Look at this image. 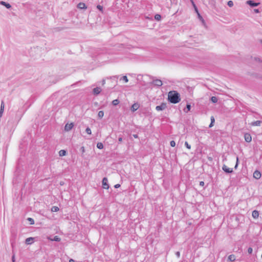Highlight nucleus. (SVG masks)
<instances>
[{
	"instance_id": "nucleus-17",
	"label": "nucleus",
	"mask_w": 262,
	"mask_h": 262,
	"mask_svg": "<svg viewBox=\"0 0 262 262\" xmlns=\"http://www.w3.org/2000/svg\"><path fill=\"white\" fill-rule=\"evenodd\" d=\"M261 121L257 120L256 121L252 122L251 123V125L252 126H260L261 125Z\"/></svg>"
},
{
	"instance_id": "nucleus-10",
	"label": "nucleus",
	"mask_w": 262,
	"mask_h": 262,
	"mask_svg": "<svg viewBox=\"0 0 262 262\" xmlns=\"http://www.w3.org/2000/svg\"><path fill=\"white\" fill-rule=\"evenodd\" d=\"M34 242V237H28L25 240V244L27 245H31Z\"/></svg>"
},
{
	"instance_id": "nucleus-11",
	"label": "nucleus",
	"mask_w": 262,
	"mask_h": 262,
	"mask_svg": "<svg viewBox=\"0 0 262 262\" xmlns=\"http://www.w3.org/2000/svg\"><path fill=\"white\" fill-rule=\"evenodd\" d=\"M139 107V104L137 103H134V104H133L132 105V107H131V110H132V111L135 112L136 110H137Z\"/></svg>"
},
{
	"instance_id": "nucleus-2",
	"label": "nucleus",
	"mask_w": 262,
	"mask_h": 262,
	"mask_svg": "<svg viewBox=\"0 0 262 262\" xmlns=\"http://www.w3.org/2000/svg\"><path fill=\"white\" fill-rule=\"evenodd\" d=\"M246 4L249 5L251 7H255L258 6L260 3H256L252 0H248L246 2Z\"/></svg>"
},
{
	"instance_id": "nucleus-32",
	"label": "nucleus",
	"mask_w": 262,
	"mask_h": 262,
	"mask_svg": "<svg viewBox=\"0 0 262 262\" xmlns=\"http://www.w3.org/2000/svg\"><path fill=\"white\" fill-rule=\"evenodd\" d=\"M97 8L100 10V11L102 12L103 11V6H101L100 5H98L97 6Z\"/></svg>"
},
{
	"instance_id": "nucleus-14",
	"label": "nucleus",
	"mask_w": 262,
	"mask_h": 262,
	"mask_svg": "<svg viewBox=\"0 0 262 262\" xmlns=\"http://www.w3.org/2000/svg\"><path fill=\"white\" fill-rule=\"evenodd\" d=\"M0 4L3 5V6H5L7 9H10L11 8V6L10 5V4L9 3H7L5 2H4V1H1L0 2Z\"/></svg>"
},
{
	"instance_id": "nucleus-13",
	"label": "nucleus",
	"mask_w": 262,
	"mask_h": 262,
	"mask_svg": "<svg viewBox=\"0 0 262 262\" xmlns=\"http://www.w3.org/2000/svg\"><path fill=\"white\" fill-rule=\"evenodd\" d=\"M93 91L94 94L98 95L101 92V89L99 87H96L93 89Z\"/></svg>"
},
{
	"instance_id": "nucleus-16",
	"label": "nucleus",
	"mask_w": 262,
	"mask_h": 262,
	"mask_svg": "<svg viewBox=\"0 0 262 262\" xmlns=\"http://www.w3.org/2000/svg\"><path fill=\"white\" fill-rule=\"evenodd\" d=\"M77 7L80 9H83L86 8L85 4L83 3H79L77 5Z\"/></svg>"
},
{
	"instance_id": "nucleus-46",
	"label": "nucleus",
	"mask_w": 262,
	"mask_h": 262,
	"mask_svg": "<svg viewBox=\"0 0 262 262\" xmlns=\"http://www.w3.org/2000/svg\"><path fill=\"white\" fill-rule=\"evenodd\" d=\"M254 12L255 13H259V10L258 9H255L254 10Z\"/></svg>"
},
{
	"instance_id": "nucleus-48",
	"label": "nucleus",
	"mask_w": 262,
	"mask_h": 262,
	"mask_svg": "<svg viewBox=\"0 0 262 262\" xmlns=\"http://www.w3.org/2000/svg\"><path fill=\"white\" fill-rule=\"evenodd\" d=\"M102 82V84H104L105 83V80L104 79H103Z\"/></svg>"
},
{
	"instance_id": "nucleus-44",
	"label": "nucleus",
	"mask_w": 262,
	"mask_h": 262,
	"mask_svg": "<svg viewBox=\"0 0 262 262\" xmlns=\"http://www.w3.org/2000/svg\"><path fill=\"white\" fill-rule=\"evenodd\" d=\"M200 185L203 186L204 185V182L203 181H201L200 182Z\"/></svg>"
},
{
	"instance_id": "nucleus-3",
	"label": "nucleus",
	"mask_w": 262,
	"mask_h": 262,
	"mask_svg": "<svg viewBox=\"0 0 262 262\" xmlns=\"http://www.w3.org/2000/svg\"><path fill=\"white\" fill-rule=\"evenodd\" d=\"M167 107L166 103H162L160 105H158L156 107V110L157 111H163Z\"/></svg>"
},
{
	"instance_id": "nucleus-26",
	"label": "nucleus",
	"mask_w": 262,
	"mask_h": 262,
	"mask_svg": "<svg viewBox=\"0 0 262 262\" xmlns=\"http://www.w3.org/2000/svg\"><path fill=\"white\" fill-rule=\"evenodd\" d=\"M119 103V100L118 99H115L112 101L113 105H115V106L118 105Z\"/></svg>"
},
{
	"instance_id": "nucleus-12",
	"label": "nucleus",
	"mask_w": 262,
	"mask_h": 262,
	"mask_svg": "<svg viewBox=\"0 0 262 262\" xmlns=\"http://www.w3.org/2000/svg\"><path fill=\"white\" fill-rule=\"evenodd\" d=\"M48 239L51 241L60 242L61 241V238L58 236H55L53 238L48 237Z\"/></svg>"
},
{
	"instance_id": "nucleus-15",
	"label": "nucleus",
	"mask_w": 262,
	"mask_h": 262,
	"mask_svg": "<svg viewBox=\"0 0 262 262\" xmlns=\"http://www.w3.org/2000/svg\"><path fill=\"white\" fill-rule=\"evenodd\" d=\"M4 106H5L4 102V101H2L1 104V109H0V117H2V114L4 112Z\"/></svg>"
},
{
	"instance_id": "nucleus-24",
	"label": "nucleus",
	"mask_w": 262,
	"mask_h": 262,
	"mask_svg": "<svg viewBox=\"0 0 262 262\" xmlns=\"http://www.w3.org/2000/svg\"><path fill=\"white\" fill-rule=\"evenodd\" d=\"M59 210V208L57 206H53L51 208L52 212H57Z\"/></svg>"
},
{
	"instance_id": "nucleus-18",
	"label": "nucleus",
	"mask_w": 262,
	"mask_h": 262,
	"mask_svg": "<svg viewBox=\"0 0 262 262\" xmlns=\"http://www.w3.org/2000/svg\"><path fill=\"white\" fill-rule=\"evenodd\" d=\"M252 215L254 219H257L259 215L258 211L257 210H254L252 212Z\"/></svg>"
},
{
	"instance_id": "nucleus-49",
	"label": "nucleus",
	"mask_w": 262,
	"mask_h": 262,
	"mask_svg": "<svg viewBox=\"0 0 262 262\" xmlns=\"http://www.w3.org/2000/svg\"><path fill=\"white\" fill-rule=\"evenodd\" d=\"M199 18H200V19L201 20V17H200L199 16Z\"/></svg>"
},
{
	"instance_id": "nucleus-39",
	"label": "nucleus",
	"mask_w": 262,
	"mask_h": 262,
	"mask_svg": "<svg viewBox=\"0 0 262 262\" xmlns=\"http://www.w3.org/2000/svg\"><path fill=\"white\" fill-rule=\"evenodd\" d=\"M176 255L177 256V257L179 258L180 257V252L179 251L176 252Z\"/></svg>"
},
{
	"instance_id": "nucleus-7",
	"label": "nucleus",
	"mask_w": 262,
	"mask_h": 262,
	"mask_svg": "<svg viewBox=\"0 0 262 262\" xmlns=\"http://www.w3.org/2000/svg\"><path fill=\"white\" fill-rule=\"evenodd\" d=\"M222 169L227 173H232L233 172L232 169L228 168L226 165H223Z\"/></svg>"
},
{
	"instance_id": "nucleus-43",
	"label": "nucleus",
	"mask_w": 262,
	"mask_h": 262,
	"mask_svg": "<svg viewBox=\"0 0 262 262\" xmlns=\"http://www.w3.org/2000/svg\"><path fill=\"white\" fill-rule=\"evenodd\" d=\"M118 141L119 142V143H121L122 141V138L121 137H120L118 138Z\"/></svg>"
},
{
	"instance_id": "nucleus-6",
	"label": "nucleus",
	"mask_w": 262,
	"mask_h": 262,
	"mask_svg": "<svg viewBox=\"0 0 262 262\" xmlns=\"http://www.w3.org/2000/svg\"><path fill=\"white\" fill-rule=\"evenodd\" d=\"M73 126L74 124L73 123H67L64 126V130L66 132H69L72 129Z\"/></svg>"
},
{
	"instance_id": "nucleus-27",
	"label": "nucleus",
	"mask_w": 262,
	"mask_h": 262,
	"mask_svg": "<svg viewBox=\"0 0 262 262\" xmlns=\"http://www.w3.org/2000/svg\"><path fill=\"white\" fill-rule=\"evenodd\" d=\"M190 108H191V105H190V104H187V105H186V108L184 110V111H185L186 112H187L188 111H190Z\"/></svg>"
},
{
	"instance_id": "nucleus-41",
	"label": "nucleus",
	"mask_w": 262,
	"mask_h": 262,
	"mask_svg": "<svg viewBox=\"0 0 262 262\" xmlns=\"http://www.w3.org/2000/svg\"><path fill=\"white\" fill-rule=\"evenodd\" d=\"M198 16H199L200 17H201V21L204 24L205 21H204V19L203 18V17H202V16L199 13H198Z\"/></svg>"
},
{
	"instance_id": "nucleus-50",
	"label": "nucleus",
	"mask_w": 262,
	"mask_h": 262,
	"mask_svg": "<svg viewBox=\"0 0 262 262\" xmlns=\"http://www.w3.org/2000/svg\"><path fill=\"white\" fill-rule=\"evenodd\" d=\"M192 4H193L194 6H195V5H194V2H192Z\"/></svg>"
},
{
	"instance_id": "nucleus-40",
	"label": "nucleus",
	"mask_w": 262,
	"mask_h": 262,
	"mask_svg": "<svg viewBox=\"0 0 262 262\" xmlns=\"http://www.w3.org/2000/svg\"><path fill=\"white\" fill-rule=\"evenodd\" d=\"M12 260L13 262H15V253H13V255L12 256Z\"/></svg>"
},
{
	"instance_id": "nucleus-47",
	"label": "nucleus",
	"mask_w": 262,
	"mask_h": 262,
	"mask_svg": "<svg viewBox=\"0 0 262 262\" xmlns=\"http://www.w3.org/2000/svg\"><path fill=\"white\" fill-rule=\"evenodd\" d=\"M69 262H75V260L74 259H70L69 260Z\"/></svg>"
},
{
	"instance_id": "nucleus-42",
	"label": "nucleus",
	"mask_w": 262,
	"mask_h": 262,
	"mask_svg": "<svg viewBox=\"0 0 262 262\" xmlns=\"http://www.w3.org/2000/svg\"><path fill=\"white\" fill-rule=\"evenodd\" d=\"M120 187V185L119 184H117L114 186L115 188H118Z\"/></svg>"
},
{
	"instance_id": "nucleus-21",
	"label": "nucleus",
	"mask_w": 262,
	"mask_h": 262,
	"mask_svg": "<svg viewBox=\"0 0 262 262\" xmlns=\"http://www.w3.org/2000/svg\"><path fill=\"white\" fill-rule=\"evenodd\" d=\"M210 119H211V123H210V125H209V127H210V128L212 127L214 125V123L215 122V119H214V118L213 116H211Z\"/></svg>"
},
{
	"instance_id": "nucleus-5",
	"label": "nucleus",
	"mask_w": 262,
	"mask_h": 262,
	"mask_svg": "<svg viewBox=\"0 0 262 262\" xmlns=\"http://www.w3.org/2000/svg\"><path fill=\"white\" fill-rule=\"evenodd\" d=\"M155 86L160 87L162 85V81L160 79H154L152 82Z\"/></svg>"
},
{
	"instance_id": "nucleus-8",
	"label": "nucleus",
	"mask_w": 262,
	"mask_h": 262,
	"mask_svg": "<svg viewBox=\"0 0 262 262\" xmlns=\"http://www.w3.org/2000/svg\"><path fill=\"white\" fill-rule=\"evenodd\" d=\"M244 138L247 142H250L252 140V138L250 134L245 133L244 135Z\"/></svg>"
},
{
	"instance_id": "nucleus-28",
	"label": "nucleus",
	"mask_w": 262,
	"mask_h": 262,
	"mask_svg": "<svg viewBox=\"0 0 262 262\" xmlns=\"http://www.w3.org/2000/svg\"><path fill=\"white\" fill-rule=\"evenodd\" d=\"M161 18V16L160 14H156L155 15V19L157 20H160Z\"/></svg>"
},
{
	"instance_id": "nucleus-33",
	"label": "nucleus",
	"mask_w": 262,
	"mask_h": 262,
	"mask_svg": "<svg viewBox=\"0 0 262 262\" xmlns=\"http://www.w3.org/2000/svg\"><path fill=\"white\" fill-rule=\"evenodd\" d=\"M28 220L30 222V224L31 225H33L34 224V220L32 219V218H31V217H29L28 219Z\"/></svg>"
},
{
	"instance_id": "nucleus-1",
	"label": "nucleus",
	"mask_w": 262,
	"mask_h": 262,
	"mask_svg": "<svg viewBox=\"0 0 262 262\" xmlns=\"http://www.w3.org/2000/svg\"><path fill=\"white\" fill-rule=\"evenodd\" d=\"M168 100L170 102L176 104L181 100L180 95L177 91H170L168 94Z\"/></svg>"
},
{
	"instance_id": "nucleus-45",
	"label": "nucleus",
	"mask_w": 262,
	"mask_h": 262,
	"mask_svg": "<svg viewBox=\"0 0 262 262\" xmlns=\"http://www.w3.org/2000/svg\"><path fill=\"white\" fill-rule=\"evenodd\" d=\"M133 136L135 138H138V136L137 134H134L133 135Z\"/></svg>"
},
{
	"instance_id": "nucleus-34",
	"label": "nucleus",
	"mask_w": 262,
	"mask_h": 262,
	"mask_svg": "<svg viewBox=\"0 0 262 262\" xmlns=\"http://www.w3.org/2000/svg\"><path fill=\"white\" fill-rule=\"evenodd\" d=\"M185 145L188 149H190L191 148L190 145H189L187 142H185Z\"/></svg>"
},
{
	"instance_id": "nucleus-29",
	"label": "nucleus",
	"mask_w": 262,
	"mask_h": 262,
	"mask_svg": "<svg viewBox=\"0 0 262 262\" xmlns=\"http://www.w3.org/2000/svg\"><path fill=\"white\" fill-rule=\"evenodd\" d=\"M121 79L124 80L125 82H127L128 81V78L126 76H123V77H122L121 80Z\"/></svg>"
},
{
	"instance_id": "nucleus-30",
	"label": "nucleus",
	"mask_w": 262,
	"mask_h": 262,
	"mask_svg": "<svg viewBox=\"0 0 262 262\" xmlns=\"http://www.w3.org/2000/svg\"><path fill=\"white\" fill-rule=\"evenodd\" d=\"M85 132L86 133L89 134V135H91L92 134V132H91V129H90V128H89V127H88L86 129H85Z\"/></svg>"
},
{
	"instance_id": "nucleus-19",
	"label": "nucleus",
	"mask_w": 262,
	"mask_h": 262,
	"mask_svg": "<svg viewBox=\"0 0 262 262\" xmlns=\"http://www.w3.org/2000/svg\"><path fill=\"white\" fill-rule=\"evenodd\" d=\"M228 260L231 261H234L235 260V256L233 254L230 255L228 257Z\"/></svg>"
},
{
	"instance_id": "nucleus-36",
	"label": "nucleus",
	"mask_w": 262,
	"mask_h": 262,
	"mask_svg": "<svg viewBox=\"0 0 262 262\" xmlns=\"http://www.w3.org/2000/svg\"><path fill=\"white\" fill-rule=\"evenodd\" d=\"M253 252V249L251 247H249L248 249V252L249 254H252Z\"/></svg>"
},
{
	"instance_id": "nucleus-38",
	"label": "nucleus",
	"mask_w": 262,
	"mask_h": 262,
	"mask_svg": "<svg viewBox=\"0 0 262 262\" xmlns=\"http://www.w3.org/2000/svg\"><path fill=\"white\" fill-rule=\"evenodd\" d=\"M11 247L12 248V253H14V242H11Z\"/></svg>"
},
{
	"instance_id": "nucleus-35",
	"label": "nucleus",
	"mask_w": 262,
	"mask_h": 262,
	"mask_svg": "<svg viewBox=\"0 0 262 262\" xmlns=\"http://www.w3.org/2000/svg\"><path fill=\"white\" fill-rule=\"evenodd\" d=\"M170 144L171 146L174 147L176 145V142H174V141H171L170 142Z\"/></svg>"
},
{
	"instance_id": "nucleus-22",
	"label": "nucleus",
	"mask_w": 262,
	"mask_h": 262,
	"mask_svg": "<svg viewBox=\"0 0 262 262\" xmlns=\"http://www.w3.org/2000/svg\"><path fill=\"white\" fill-rule=\"evenodd\" d=\"M210 100L212 103H216L218 101V98L215 96H212L210 98Z\"/></svg>"
},
{
	"instance_id": "nucleus-4",
	"label": "nucleus",
	"mask_w": 262,
	"mask_h": 262,
	"mask_svg": "<svg viewBox=\"0 0 262 262\" xmlns=\"http://www.w3.org/2000/svg\"><path fill=\"white\" fill-rule=\"evenodd\" d=\"M102 186L104 189H108L109 188L108 180L105 177L102 179Z\"/></svg>"
},
{
	"instance_id": "nucleus-37",
	"label": "nucleus",
	"mask_w": 262,
	"mask_h": 262,
	"mask_svg": "<svg viewBox=\"0 0 262 262\" xmlns=\"http://www.w3.org/2000/svg\"><path fill=\"white\" fill-rule=\"evenodd\" d=\"M238 157H237V158H236V164H235V167H234L235 169L237 168V167L238 166Z\"/></svg>"
},
{
	"instance_id": "nucleus-20",
	"label": "nucleus",
	"mask_w": 262,
	"mask_h": 262,
	"mask_svg": "<svg viewBox=\"0 0 262 262\" xmlns=\"http://www.w3.org/2000/svg\"><path fill=\"white\" fill-rule=\"evenodd\" d=\"M67 155V151L63 149H61L59 151V155L60 157L64 156Z\"/></svg>"
},
{
	"instance_id": "nucleus-31",
	"label": "nucleus",
	"mask_w": 262,
	"mask_h": 262,
	"mask_svg": "<svg viewBox=\"0 0 262 262\" xmlns=\"http://www.w3.org/2000/svg\"><path fill=\"white\" fill-rule=\"evenodd\" d=\"M227 5L229 7H232L233 6V2L232 1H229L228 2Z\"/></svg>"
},
{
	"instance_id": "nucleus-9",
	"label": "nucleus",
	"mask_w": 262,
	"mask_h": 262,
	"mask_svg": "<svg viewBox=\"0 0 262 262\" xmlns=\"http://www.w3.org/2000/svg\"><path fill=\"white\" fill-rule=\"evenodd\" d=\"M261 176V173L258 170H255L253 173V177L257 180L260 179Z\"/></svg>"
},
{
	"instance_id": "nucleus-25",
	"label": "nucleus",
	"mask_w": 262,
	"mask_h": 262,
	"mask_svg": "<svg viewBox=\"0 0 262 262\" xmlns=\"http://www.w3.org/2000/svg\"><path fill=\"white\" fill-rule=\"evenodd\" d=\"M97 147L98 148L101 149L103 148V145L101 142H98L97 144Z\"/></svg>"
},
{
	"instance_id": "nucleus-23",
	"label": "nucleus",
	"mask_w": 262,
	"mask_h": 262,
	"mask_svg": "<svg viewBox=\"0 0 262 262\" xmlns=\"http://www.w3.org/2000/svg\"><path fill=\"white\" fill-rule=\"evenodd\" d=\"M104 116V112L102 111H100L98 112V116L99 118H102Z\"/></svg>"
}]
</instances>
